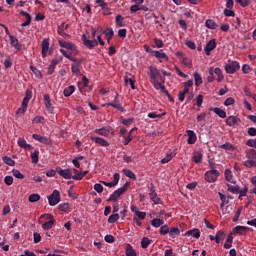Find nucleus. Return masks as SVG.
<instances>
[{
	"mask_svg": "<svg viewBox=\"0 0 256 256\" xmlns=\"http://www.w3.org/2000/svg\"><path fill=\"white\" fill-rule=\"evenodd\" d=\"M246 161L243 162L244 167L251 169L256 167V151L254 149H249L246 152Z\"/></svg>",
	"mask_w": 256,
	"mask_h": 256,
	"instance_id": "1",
	"label": "nucleus"
},
{
	"mask_svg": "<svg viewBox=\"0 0 256 256\" xmlns=\"http://www.w3.org/2000/svg\"><path fill=\"white\" fill-rule=\"evenodd\" d=\"M131 184L129 182H126L123 187L118 188L117 190H115L110 197L107 199V203H111V201H117V199H119V197H121V195H123V193H125V191H127V189H129V186Z\"/></svg>",
	"mask_w": 256,
	"mask_h": 256,
	"instance_id": "2",
	"label": "nucleus"
},
{
	"mask_svg": "<svg viewBox=\"0 0 256 256\" xmlns=\"http://www.w3.org/2000/svg\"><path fill=\"white\" fill-rule=\"evenodd\" d=\"M147 187H148L149 197L151 201H153L155 205H163L161 198H159V196L157 195V189L155 188V184L150 183L148 184Z\"/></svg>",
	"mask_w": 256,
	"mask_h": 256,
	"instance_id": "3",
	"label": "nucleus"
},
{
	"mask_svg": "<svg viewBox=\"0 0 256 256\" xmlns=\"http://www.w3.org/2000/svg\"><path fill=\"white\" fill-rule=\"evenodd\" d=\"M239 69H241V65L237 61L229 60L225 65V71L228 75H234Z\"/></svg>",
	"mask_w": 256,
	"mask_h": 256,
	"instance_id": "4",
	"label": "nucleus"
},
{
	"mask_svg": "<svg viewBox=\"0 0 256 256\" xmlns=\"http://www.w3.org/2000/svg\"><path fill=\"white\" fill-rule=\"evenodd\" d=\"M56 172L63 179H73V173H77V169L67 168L63 170L61 167H57Z\"/></svg>",
	"mask_w": 256,
	"mask_h": 256,
	"instance_id": "5",
	"label": "nucleus"
},
{
	"mask_svg": "<svg viewBox=\"0 0 256 256\" xmlns=\"http://www.w3.org/2000/svg\"><path fill=\"white\" fill-rule=\"evenodd\" d=\"M219 175H221V173H219V170L206 171L204 174V179L205 181H207V183H215V181L219 179Z\"/></svg>",
	"mask_w": 256,
	"mask_h": 256,
	"instance_id": "6",
	"label": "nucleus"
},
{
	"mask_svg": "<svg viewBox=\"0 0 256 256\" xmlns=\"http://www.w3.org/2000/svg\"><path fill=\"white\" fill-rule=\"evenodd\" d=\"M61 201V193L59 190H54L50 196H48V203L50 207H55Z\"/></svg>",
	"mask_w": 256,
	"mask_h": 256,
	"instance_id": "7",
	"label": "nucleus"
},
{
	"mask_svg": "<svg viewBox=\"0 0 256 256\" xmlns=\"http://www.w3.org/2000/svg\"><path fill=\"white\" fill-rule=\"evenodd\" d=\"M94 133H97V135H101L102 137H109V135H115V130L111 126H105L95 129Z\"/></svg>",
	"mask_w": 256,
	"mask_h": 256,
	"instance_id": "8",
	"label": "nucleus"
},
{
	"mask_svg": "<svg viewBox=\"0 0 256 256\" xmlns=\"http://www.w3.org/2000/svg\"><path fill=\"white\" fill-rule=\"evenodd\" d=\"M104 107H113V109L120 111V113H125V108L119 103V94L115 96L114 102L106 103Z\"/></svg>",
	"mask_w": 256,
	"mask_h": 256,
	"instance_id": "9",
	"label": "nucleus"
},
{
	"mask_svg": "<svg viewBox=\"0 0 256 256\" xmlns=\"http://www.w3.org/2000/svg\"><path fill=\"white\" fill-rule=\"evenodd\" d=\"M67 29H69V24L62 22L57 28L58 35H61V37H65V39H71V35L65 33Z\"/></svg>",
	"mask_w": 256,
	"mask_h": 256,
	"instance_id": "10",
	"label": "nucleus"
},
{
	"mask_svg": "<svg viewBox=\"0 0 256 256\" xmlns=\"http://www.w3.org/2000/svg\"><path fill=\"white\" fill-rule=\"evenodd\" d=\"M216 47H217V41L215 39H211L210 41H208L204 48L205 55H211V51L216 49Z\"/></svg>",
	"mask_w": 256,
	"mask_h": 256,
	"instance_id": "11",
	"label": "nucleus"
},
{
	"mask_svg": "<svg viewBox=\"0 0 256 256\" xmlns=\"http://www.w3.org/2000/svg\"><path fill=\"white\" fill-rule=\"evenodd\" d=\"M91 141H93L96 145H100V147H109V141L105 138H101L99 136H92Z\"/></svg>",
	"mask_w": 256,
	"mask_h": 256,
	"instance_id": "12",
	"label": "nucleus"
},
{
	"mask_svg": "<svg viewBox=\"0 0 256 256\" xmlns=\"http://www.w3.org/2000/svg\"><path fill=\"white\" fill-rule=\"evenodd\" d=\"M150 82L157 81L158 77H161V72L156 67L149 66Z\"/></svg>",
	"mask_w": 256,
	"mask_h": 256,
	"instance_id": "13",
	"label": "nucleus"
},
{
	"mask_svg": "<svg viewBox=\"0 0 256 256\" xmlns=\"http://www.w3.org/2000/svg\"><path fill=\"white\" fill-rule=\"evenodd\" d=\"M82 41L85 45V47H87V49H94V47H97V45H99V43L97 42V40H89L87 39V36L85 34H83L82 36Z\"/></svg>",
	"mask_w": 256,
	"mask_h": 256,
	"instance_id": "14",
	"label": "nucleus"
},
{
	"mask_svg": "<svg viewBox=\"0 0 256 256\" xmlns=\"http://www.w3.org/2000/svg\"><path fill=\"white\" fill-rule=\"evenodd\" d=\"M32 137L33 139H35V141H39V143H43V145H51V139H49L47 136L33 134Z\"/></svg>",
	"mask_w": 256,
	"mask_h": 256,
	"instance_id": "15",
	"label": "nucleus"
},
{
	"mask_svg": "<svg viewBox=\"0 0 256 256\" xmlns=\"http://www.w3.org/2000/svg\"><path fill=\"white\" fill-rule=\"evenodd\" d=\"M153 55L156 59L159 60L160 63H163V60L161 59H164V61H169V56H167L163 50H155Z\"/></svg>",
	"mask_w": 256,
	"mask_h": 256,
	"instance_id": "16",
	"label": "nucleus"
},
{
	"mask_svg": "<svg viewBox=\"0 0 256 256\" xmlns=\"http://www.w3.org/2000/svg\"><path fill=\"white\" fill-rule=\"evenodd\" d=\"M46 215L47 217H49L50 220L42 224V229H44V231H49V229H53V225H55V219L51 214H46Z\"/></svg>",
	"mask_w": 256,
	"mask_h": 256,
	"instance_id": "17",
	"label": "nucleus"
},
{
	"mask_svg": "<svg viewBox=\"0 0 256 256\" xmlns=\"http://www.w3.org/2000/svg\"><path fill=\"white\" fill-rule=\"evenodd\" d=\"M44 105L50 113H53L55 111V108L53 107V104L51 103V96L49 94L44 95Z\"/></svg>",
	"mask_w": 256,
	"mask_h": 256,
	"instance_id": "18",
	"label": "nucleus"
},
{
	"mask_svg": "<svg viewBox=\"0 0 256 256\" xmlns=\"http://www.w3.org/2000/svg\"><path fill=\"white\" fill-rule=\"evenodd\" d=\"M41 47H42L41 55L43 59H45V57H47V53H49V38H45L42 41Z\"/></svg>",
	"mask_w": 256,
	"mask_h": 256,
	"instance_id": "19",
	"label": "nucleus"
},
{
	"mask_svg": "<svg viewBox=\"0 0 256 256\" xmlns=\"http://www.w3.org/2000/svg\"><path fill=\"white\" fill-rule=\"evenodd\" d=\"M83 63V61H80L78 63H73L71 65V71L73 73V75H75L76 77L81 76V64Z\"/></svg>",
	"mask_w": 256,
	"mask_h": 256,
	"instance_id": "20",
	"label": "nucleus"
},
{
	"mask_svg": "<svg viewBox=\"0 0 256 256\" xmlns=\"http://www.w3.org/2000/svg\"><path fill=\"white\" fill-rule=\"evenodd\" d=\"M237 123H241V119H239L237 116H229L226 119V125L228 127H234V125H237Z\"/></svg>",
	"mask_w": 256,
	"mask_h": 256,
	"instance_id": "21",
	"label": "nucleus"
},
{
	"mask_svg": "<svg viewBox=\"0 0 256 256\" xmlns=\"http://www.w3.org/2000/svg\"><path fill=\"white\" fill-rule=\"evenodd\" d=\"M20 15L26 18V21L21 24V27H29L31 25V14L27 13L26 11L21 10Z\"/></svg>",
	"mask_w": 256,
	"mask_h": 256,
	"instance_id": "22",
	"label": "nucleus"
},
{
	"mask_svg": "<svg viewBox=\"0 0 256 256\" xmlns=\"http://www.w3.org/2000/svg\"><path fill=\"white\" fill-rule=\"evenodd\" d=\"M187 135H188V140H187L188 145H195V142L197 141V134H195V132L192 130H188Z\"/></svg>",
	"mask_w": 256,
	"mask_h": 256,
	"instance_id": "23",
	"label": "nucleus"
},
{
	"mask_svg": "<svg viewBox=\"0 0 256 256\" xmlns=\"http://www.w3.org/2000/svg\"><path fill=\"white\" fill-rule=\"evenodd\" d=\"M75 91H77V87H75V85H70L63 90V95L64 97H71Z\"/></svg>",
	"mask_w": 256,
	"mask_h": 256,
	"instance_id": "24",
	"label": "nucleus"
},
{
	"mask_svg": "<svg viewBox=\"0 0 256 256\" xmlns=\"http://www.w3.org/2000/svg\"><path fill=\"white\" fill-rule=\"evenodd\" d=\"M247 231H249V227L246 226H236L233 229V233H236L237 235H247Z\"/></svg>",
	"mask_w": 256,
	"mask_h": 256,
	"instance_id": "25",
	"label": "nucleus"
},
{
	"mask_svg": "<svg viewBox=\"0 0 256 256\" xmlns=\"http://www.w3.org/2000/svg\"><path fill=\"white\" fill-rule=\"evenodd\" d=\"M185 237H194L195 239H199L201 237V231L199 229L188 230L185 234Z\"/></svg>",
	"mask_w": 256,
	"mask_h": 256,
	"instance_id": "26",
	"label": "nucleus"
},
{
	"mask_svg": "<svg viewBox=\"0 0 256 256\" xmlns=\"http://www.w3.org/2000/svg\"><path fill=\"white\" fill-rule=\"evenodd\" d=\"M210 111H213V113H215L216 115H218V117H220V119H225L227 117V112H225V110L221 109V108H210Z\"/></svg>",
	"mask_w": 256,
	"mask_h": 256,
	"instance_id": "27",
	"label": "nucleus"
},
{
	"mask_svg": "<svg viewBox=\"0 0 256 256\" xmlns=\"http://www.w3.org/2000/svg\"><path fill=\"white\" fill-rule=\"evenodd\" d=\"M9 39L10 45H12V47H15L17 51H21V44L19 43V40L13 35H10Z\"/></svg>",
	"mask_w": 256,
	"mask_h": 256,
	"instance_id": "28",
	"label": "nucleus"
},
{
	"mask_svg": "<svg viewBox=\"0 0 256 256\" xmlns=\"http://www.w3.org/2000/svg\"><path fill=\"white\" fill-rule=\"evenodd\" d=\"M224 175H225V179H226V181H228V183H233V184L236 183L235 178H233V172L231 171V169H226L224 172Z\"/></svg>",
	"mask_w": 256,
	"mask_h": 256,
	"instance_id": "29",
	"label": "nucleus"
},
{
	"mask_svg": "<svg viewBox=\"0 0 256 256\" xmlns=\"http://www.w3.org/2000/svg\"><path fill=\"white\" fill-rule=\"evenodd\" d=\"M102 33L106 36L107 43H111V39H113V35H115V32L113 31V28H109L107 30H102Z\"/></svg>",
	"mask_w": 256,
	"mask_h": 256,
	"instance_id": "30",
	"label": "nucleus"
},
{
	"mask_svg": "<svg viewBox=\"0 0 256 256\" xmlns=\"http://www.w3.org/2000/svg\"><path fill=\"white\" fill-rule=\"evenodd\" d=\"M226 185H227V191H229V193H232L233 195H239L241 187L237 185L233 186L231 184H226Z\"/></svg>",
	"mask_w": 256,
	"mask_h": 256,
	"instance_id": "31",
	"label": "nucleus"
},
{
	"mask_svg": "<svg viewBox=\"0 0 256 256\" xmlns=\"http://www.w3.org/2000/svg\"><path fill=\"white\" fill-rule=\"evenodd\" d=\"M213 73L214 75H217V81L218 83L223 82V79H225V76H223V71L221 70V68H213Z\"/></svg>",
	"mask_w": 256,
	"mask_h": 256,
	"instance_id": "32",
	"label": "nucleus"
},
{
	"mask_svg": "<svg viewBox=\"0 0 256 256\" xmlns=\"http://www.w3.org/2000/svg\"><path fill=\"white\" fill-rule=\"evenodd\" d=\"M18 145L21 147V149H33V146L28 144L27 140H25V138H19Z\"/></svg>",
	"mask_w": 256,
	"mask_h": 256,
	"instance_id": "33",
	"label": "nucleus"
},
{
	"mask_svg": "<svg viewBox=\"0 0 256 256\" xmlns=\"http://www.w3.org/2000/svg\"><path fill=\"white\" fill-rule=\"evenodd\" d=\"M122 173H124V175L129 179H132V181H137V175H135L133 171L129 169H123Z\"/></svg>",
	"mask_w": 256,
	"mask_h": 256,
	"instance_id": "34",
	"label": "nucleus"
},
{
	"mask_svg": "<svg viewBox=\"0 0 256 256\" xmlns=\"http://www.w3.org/2000/svg\"><path fill=\"white\" fill-rule=\"evenodd\" d=\"M233 247V233H230L224 244V249H231Z\"/></svg>",
	"mask_w": 256,
	"mask_h": 256,
	"instance_id": "35",
	"label": "nucleus"
},
{
	"mask_svg": "<svg viewBox=\"0 0 256 256\" xmlns=\"http://www.w3.org/2000/svg\"><path fill=\"white\" fill-rule=\"evenodd\" d=\"M193 77L196 87H199V85H203V78L201 77L200 73L194 72Z\"/></svg>",
	"mask_w": 256,
	"mask_h": 256,
	"instance_id": "36",
	"label": "nucleus"
},
{
	"mask_svg": "<svg viewBox=\"0 0 256 256\" xmlns=\"http://www.w3.org/2000/svg\"><path fill=\"white\" fill-rule=\"evenodd\" d=\"M223 239H225V232L223 230H220L216 233L215 242L217 243V245H219V243H221Z\"/></svg>",
	"mask_w": 256,
	"mask_h": 256,
	"instance_id": "37",
	"label": "nucleus"
},
{
	"mask_svg": "<svg viewBox=\"0 0 256 256\" xmlns=\"http://www.w3.org/2000/svg\"><path fill=\"white\" fill-rule=\"evenodd\" d=\"M126 256H137V251L133 249V246H131V244L126 245Z\"/></svg>",
	"mask_w": 256,
	"mask_h": 256,
	"instance_id": "38",
	"label": "nucleus"
},
{
	"mask_svg": "<svg viewBox=\"0 0 256 256\" xmlns=\"http://www.w3.org/2000/svg\"><path fill=\"white\" fill-rule=\"evenodd\" d=\"M151 225L157 229L158 227H161V225H165V221L159 218H155L151 221Z\"/></svg>",
	"mask_w": 256,
	"mask_h": 256,
	"instance_id": "39",
	"label": "nucleus"
},
{
	"mask_svg": "<svg viewBox=\"0 0 256 256\" xmlns=\"http://www.w3.org/2000/svg\"><path fill=\"white\" fill-rule=\"evenodd\" d=\"M205 25L207 29H217V27H219V25L212 19L206 20Z\"/></svg>",
	"mask_w": 256,
	"mask_h": 256,
	"instance_id": "40",
	"label": "nucleus"
},
{
	"mask_svg": "<svg viewBox=\"0 0 256 256\" xmlns=\"http://www.w3.org/2000/svg\"><path fill=\"white\" fill-rule=\"evenodd\" d=\"M151 243H153V240H151L147 237H143L141 240L142 249H147V247H149Z\"/></svg>",
	"mask_w": 256,
	"mask_h": 256,
	"instance_id": "41",
	"label": "nucleus"
},
{
	"mask_svg": "<svg viewBox=\"0 0 256 256\" xmlns=\"http://www.w3.org/2000/svg\"><path fill=\"white\" fill-rule=\"evenodd\" d=\"M96 5H99L103 11H109V4H107L104 0H96Z\"/></svg>",
	"mask_w": 256,
	"mask_h": 256,
	"instance_id": "42",
	"label": "nucleus"
},
{
	"mask_svg": "<svg viewBox=\"0 0 256 256\" xmlns=\"http://www.w3.org/2000/svg\"><path fill=\"white\" fill-rule=\"evenodd\" d=\"M168 233H169L170 237H177V236L181 235V231L177 227L170 228Z\"/></svg>",
	"mask_w": 256,
	"mask_h": 256,
	"instance_id": "43",
	"label": "nucleus"
},
{
	"mask_svg": "<svg viewBox=\"0 0 256 256\" xmlns=\"http://www.w3.org/2000/svg\"><path fill=\"white\" fill-rule=\"evenodd\" d=\"M2 161L6 164L9 165V167H15V161L11 159V157L4 156L2 158Z\"/></svg>",
	"mask_w": 256,
	"mask_h": 256,
	"instance_id": "44",
	"label": "nucleus"
},
{
	"mask_svg": "<svg viewBox=\"0 0 256 256\" xmlns=\"http://www.w3.org/2000/svg\"><path fill=\"white\" fill-rule=\"evenodd\" d=\"M31 160L32 163H39V149L34 150V152L31 154Z\"/></svg>",
	"mask_w": 256,
	"mask_h": 256,
	"instance_id": "45",
	"label": "nucleus"
},
{
	"mask_svg": "<svg viewBox=\"0 0 256 256\" xmlns=\"http://www.w3.org/2000/svg\"><path fill=\"white\" fill-rule=\"evenodd\" d=\"M194 163H201L203 161V154L201 152H196L193 156Z\"/></svg>",
	"mask_w": 256,
	"mask_h": 256,
	"instance_id": "46",
	"label": "nucleus"
},
{
	"mask_svg": "<svg viewBox=\"0 0 256 256\" xmlns=\"http://www.w3.org/2000/svg\"><path fill=\"white\" fill-rule=\"evenodd\" d=\"M119 219H120V216L118 213L112 214L108 218V223H110V224L117 223V221H119Z\"/></svg>",
	"mask_w": 256,
	"mask_h": 256,
	"instance_id": "47",
	"label": "nucleus"
},
{
	"mask_svg": "<svg viewBox=\"0 0 256 256\" xmlns=\"http://www.w3.org/2000/svg\"><path fill=\"white\" fill-rule=\"evenodd\" d=\"M125 18L122 15H117L116 16V25L118 27H125Z\"/></svg>",
	"mask_w": 256,
	"mask_h": 256,
	"instance_id": "48",
	"label": "nucleus"
},
{
	"mask_svg": "<svg viewBox=\"0 0 256 256\" xmlns=\"http://www.w3.org/2000/svg\"><path fill=\"white\" fill-rule=\"evenodd\" d=\"M41 200V196L39 194H31L28 198L30 203H37V201Z\"/></svg>",
	"mask_w": 256,
	"mask_h": 256,
	"instance_id": "49",
	"label": "nucleus"
},
{
	"mask_svg": "<svg viewBox=\"0 0 256 256\" xmlns=\"http://www.w3.org/2000/svg\"><path fill=\"white\" fill-rule=\"evenodd\" d=\"M182 63L183 65H185V67H188V69H191V67H193V62L191 61V59L187 58V57H182Z\"/></svg>",
	"mask_w": 256,
	"mask_h": 256,
	"instance_id": "50",
	"label": "nucleus"
},
{
	"mask_svg": "<svg viewBox=\"0 0 256 256\" xmlns=\"http://www.w3.org/2000/svg\"><path fill=\"white\" fill-rule=\"evenodd\" d=\"M174 157H175V155H174L173 153L167 154V155L161 160L162 165H165V164L169 163V161H171Z\"/></svg>",
	"mask_w": 256,
	"mask_h": 256,
	"instance_id": "51",
	"label": "nucleus"
},
{
	"mask_svg": "<svg viewBox=\"0 0 256 256\" xmlns=\"http://www.w3.org/2000/svg\"><path fill=\"white\" fill-rule=\"evenodd\" d=\"M221 149H225L226 151H235V146H233V144L227 142L225 144H222L220 146Z\"/></svg>",
	"mask_w": 256,
	"mask_h": 256,
	"instance_id": "52",
	"label": "nucleus"
},
{
	"mask_svg": "<svg viewBox=\"0 0 256 256\" xmlns=\"http://www.w3.org/2000/svg\"><path fill=\"white\" fill-rule=\"evenodd\" d=\"M12 175H13V177H16V179H25V175H23L21 173V171H19L17 169L12 170Z\"/></svg>",
	"mask_w": 256,
	"mask_h": 256,
	"instance_id": "53",
	"label": "nucleus"
},
{
	"mask_svg": "<svg viewBox=\"0 0 256 256\" xmlns=\"http://www.w3.org/2000/svg\"><path fill=\"white\" fill-rule=\"evenodd\" d=\"M219 197L221 199V204H220V207H225V205H227V203H229L228 199H227V196H225L223 193L219 192Z\"/></svg>",
	"mask_w": 256,
	"mask_h": 256,
	"instance_id": "54",
	"label": "nucleus"
},
{
	"mask_svg": "<svg viewBox=\"0 0 256 256\" xmlns=\"http://www.w3.org/2000/svg\"><path fill=\"white\" fill-rule=\"evenodd\" d=\"M209 76L207 77L208 83H213L215 81V74L213 73V67H210L208 70Z\"/></svg>",
	"mask_w": 256,
	"mask_h": 256,
	"instance_id": "55",
	"label": "nucleus"
},
{
	"mask_svg": "<svg viewBox=\"0 0 256 256\" xmlns=\"http://www.w3.org/2000/svg\"><path fill=\"white\" fill-rule=\"evenodd\" d=\"M121 120H122V125H125L126 127H129V125H133V122L135 121V118L124 119L123 117H121Z\"/></svg>",
	"mask_w": 256,
	"mask_h": 256,
	"instance_id": "56",
	"label": "nucleus"
},
{
	"mask_svg": "<svg viewBox=\"0 0 256 256\" xmlns=\"http://www.w3.org/2000/svg\"><path fill=\"white\" fill-rule=\"evenodd\" d=\"M124 83H126V85H127V83H129L131 89L135 90V80H133V79H131V78L125 76V77H124Z\"/></svg>",
	"mask_w": 256,
	"mask_h": 256,
	"instance_id": "57",
	"label": "nucleus"
},
{
	"mask_svg": "<svg viewBox=\"0 0 256 256\" xmlns=\"http://www.w3.org/2000/svg\"><path fill=\"white\" fill-rule=\"evenodd\" d=\"M159 233H160V235H167V233H169V225L165 224V225L161 226Z\"/></svg>",
	"mask_w": 256,
	"mask_h": 256,
	"instance_id": "58",
	"label": "nucleus"
},
{
	"mask_svg": "<svg viewBox=\"0 0 256 256\" xmlns=\"http://www.w3.org/2000/svg\"><path fill=\"white\" fill-rule=\"evenodd\" d=\"M251 71H253V68H251L249 64H244L242 66V73H244L245 75H247L248 73H251Z\"/></svg>",
	"mask_w": 256,
	"mask_h": 256,
	"instance_id": "59",
	"label": "nucleus"
},
{
	"mask_svg": "<svg viewBox=\"0 0 256 256\" xmlns=\"http://www.w3.org/2000/svg\"><path fill=\"white\" fill-rule=\"evenodd\" d=\"M154 44H155V47H157V49H161L164 47V43H163V40L159 39V38H155L154 39Z\"/></svg>",
	"mask_w": 256,
	"mask_h": 256,
	"instance_id": "60",
	"label": "nucleus"
},
{
	"mask_svg": "<svg viewBox=\"0 0 256 256\" xmlns=\"http://www.w3.org/2000/svg\"><path fill=\"white\" fill-rule=\"evenodd\" d=\"M58 209L59 211H64L65 213H67V211H69V203H62L58 205Z\"/></svg>",
	"mask_w": 256,
	"mask_h": 256,
	"instance_id": "61",
	"label": "nucleus"
},
{
	"mask_svg": "<svg viewBox=\"0 0 256 256\" xmlns=\"http://www.w3.org/2000/svg\"><path fill=\"white\" fill-rule=\"evenodd\" d=\"M235 104V98L229 97L224 101L225 107H229L230 105Z\"/></svg>",
	"mask_w": 256,
	"mask_h": 256,
	"instance_id": "62",
	"label": "nucleus"
},
{
	"mask_svg": "<svg viewBox=\"0 0 256 256\" xmlns=\"http://www.w3.org/2000/svg\"><path fill=\"white\" fill-rule=\"evenodd\" d=\"M246 145L248 147H254V149H256V140L255 139H249V140H247Z\"/></svg>",
	"mask_w": 256,
	"mask_h": 256,
	"instance_id": "63",
	"label": "nucleus"
},
{
	"mask_svg": "<svg viewBox=\"0 0 256 256\" xmlns=\"http://www.w3.org/2000/svg\"><path fill=\"white\" fill-rule=\"evenodd\" d=\"M94 191H97L98 193H101L102 191H104L103 185H101L100 183H96L94 185Z\"/></svg>",
	"mask_w": 256,
	"mask_h": 256,
	"instance_id": "64",
	"label": "nucleus"
}]
</instances>
